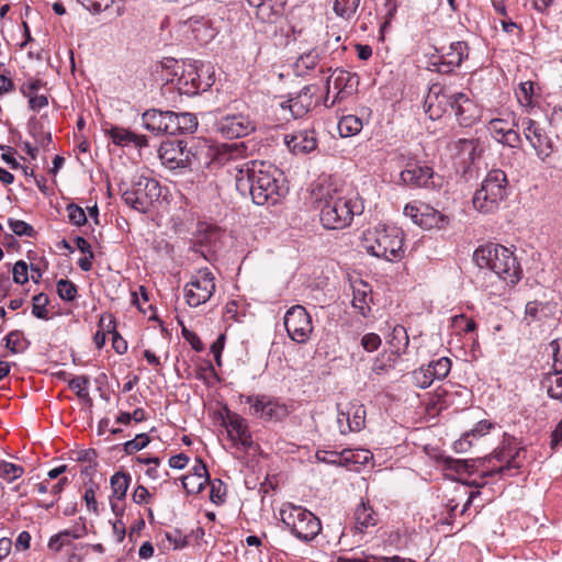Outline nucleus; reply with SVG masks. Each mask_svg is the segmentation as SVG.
<instances>
[{"instance_id":"nucleus-6","label":"nucleus","mask_w":562,"mask_h":562,"mask_svg":"<svg viewBox=\"0 0 562 562\" xmlns=\"http://www.w3.org/2000/svg\"><path fill=\"white\" fill-rule=\"evenodd\" d=\"M509 193L506 173L501 169L491 170L483 180L481 188L473 195L472 203L483 214L496 212Z\"/></svg>"},{"instance_id":"nucleus-59","label":"nucleus","mask_w":562,"mask_h":562,"mask_svg":"<svg viewBox=\"0 0 562 562\" xmlns=\"http://www.w3.org/2000/svg\"><path fill=\"white\" fill-rule=\"evenodd\" d=\"M469 460L446 458L445 465L447 469L454 471L458 474L469 472Z\"/></svg>"},{"instance_id":"nucleus-2","label":"nucleus","mask_w":562,"mask_h":562,"mask_svg":"<svg viewBox=\"0 0 562 562\" xmlns=\"http://www.w3.org/2000/svg\"><path fill=\"white\" fill-rule=\"evenodd\" d=\"M323 201L319 220L326 229H342L351 225L353 217L363 213L364 205L357 192H345L338 182L324 179L317 188Z\"/></svg>"},{"instance_id":"nucleus-1","label":"nucleus","mask_w":562,"mask_h":562,"mask_svg":"<svg viewBox=\"0 0 562 562\" xmlns=\"http://www.w3.org/2000/svg\"><path fill=\"white\" fill-rule=\"evenodd\" d=\"M236 189L257 205L276 204L286 191L283 173L272 162L249 160L236 167Z\"/></svg>"},{"instance_id":"nucleus-20","label":"nucleus","mask_w":562,"mask_h":562,"mask_svg":"<svg viewBox=\"0 0 562 562\" xmlns=\"http://www.w3.org/2000/svg\"><path fill=\"white\" fill-rule=\"evenodd\" d=\"M450 111L453 113L459 125L472 126L480 117V111L473 100L463 92L450 94Z\"/></svg>"},{"instance_id":"nucleus-62","label":"nucleus","mask_w":562,"mask_h":562,"mask_svg":"<svg viewBox=\"0 0 562 562\" xmlns=\"http://www.w3.org/2000/svg\"><path fill=\"white\" fill-rule=\"evenodd\" d=\"M166 131L165 134L169 135H178L179 134V124H178V113L172 111H168L167 120H166Z\"/></svg>"},{"instance_id":"nucleus-8","label":"nucleus","mask_w":562,"mask_h":562,"mask_svg":"<svg viewBox=\"0 0 562 562\" xmlns=\"http://www.w3.org/2000/svg\"><path fill=\"white\" fill-rule=\"evenodd\" d=\"M161 194V187L154 178L140 176L122 193L123 201L140 213H147Z\"/></svg>"},{"instance_id":"nucleus-29","label":"nucleus","mask_w":562,"mask_h":562,"mask_svg":"<svg viewBox=\"0 0 562 562\" xmlns=\"http://www.w3.org/2000/svg\"><path fill=\"white\" fill-rule=\"evenodd\" d=\"M378 524V515L373 508L364 502H361L355 510V532L364 533L368 528Z\"/></svg>"},{"instance_id":"nucleus-33","label":"nucleus","mask_w":562,"mask_h":562,"mask_svg":"<svg viewBox=\"0 0 562 562\" xmlns=\"http://www.w3.org/2000/svg\"><path fill=\"white\" fill-rule=\"evenodd\" d=\"M449 224L448 216L439 213L432 207L424 206L423 215L419 220V226L426 229L429 228H445Z\"/></svg>"},{"instance_id":"nucleus-50","label":"nucleus","mask_w":562,"mask_h":562,"mask_svg":"<svg viewBox=\"0 0 562 562\" xmlns=\"http://www.w3.org/2000/svg\"><path fill=\"white\" fill-rule=\"evenodd\" d=\"M150 442V439L148 435L146 434H138L136 437L132 440L126 441L123 445V450L126 454H133L145 447Z\"/></svg>"},{"instance_id":"nucleus-58","label":"nucleus","mask_w":562,"mask_h":562,"mask_svg":"<svg viewBox=\"0 0 562 562\" xmlns=\"http://www.w3.org/2000/svg\"><path fill=\"white\" fill-rule=\"evenodd\" d=\"M43 82L40 79H33L31 81L24 82L20 87V92L23 97L27 98L29 101L32 97L37 94L38 90L43 87Z\"/></svg>"},{"instance_id":"nucleus-64","label":"nucleus","mask_w":562,"mask_h":562,"mask_svg":"<svg viewBox=\"0 0 562 562\" xmlns=\"http://www.w3.org/2000/svg\"><path fill=\"white\" fill-rule=\"evenodd\" d=\"M476 145H477V140L472 138V139H467V138H460L456 142V147L459 148L460 150L462 151H469V156L471 158V160L474 159V151L476 149Z\"/></svg>"},{"instance_id":"nucleus-28","label":"nucleus","mask_w":562,"mask_h":562,"mask_svg":"<svg viewBox=\"0 0 562 562\" xmlns=\"http://www.w3.org/2000/svg\"><path fill=\"white\" fill-rule=\"evenodd\" d=\"M493 428V424L488 420H480L476 423L473 429L467 431L453 443V449L458 453H464L472 447V440L483 437L490 432Z\"/></svg>"},{"instance_id":"nucleus-24","label":"nucleus","mask_w":562,"mask_h":562,"mask_svg":"<svg viewBox=\"0 0 562 562\" xmlns=\"http://www.w3.org/2000/svg\"><path fill=\"white\" fill-rule=\"evenodd\" d=\"M284 142L288 148L295 155L310 154L317 148L316 133L313 128L300 130L285 135Z\"/></svg>"},{"instance_id":"nucleus-3","label":"nucleus","mask_w":562,"mask_h":562,"mask_svg":"<svg viewBox=\"0 0 562 562\" xmlns=\"http://www.w3.org/2000/svg\"><path fill=\"white\" fill-rule=\"evenodd\" d=\"M473 260L481 269L493 271L507 285H516L522 278V269L514 251L503 245L487 243L473 254Z\"/></svg>"},{"instance_id":"nucleus-41","label":"nucleus","mask_w":562,"mask_h":562,"mask_svg":"<svg viewBox=\"0 0 562 562\" xmlns=\"http://www.w3.org/2000/svg\"><path fill=\"white\" fill-rule=\"evenodd\" d=\"M24 474V468L22 465L11 463L4 460L0 461V479L8 483L21 477Z\"/></svg>"},{"instance_id":"nucleus-55","label":"nucleus","mask_w":562,"mask_h":562,"mask_svg":"<svg viewBox=\"0 0 562 562\" xmlns=\"http://www.w3.org/2000/svg\"><path fill=\"white\" fill-rule=\"evenodd\" d=\"M109 326H112L113 337L112 347L119 353L123 355L127 351V342L120 334L115 330L114 321L109 316Z\"/></svg>"},{"instance_id":"nucleus-53","label":"nucleus","mask_w":562,"mask_h":562,"mask_svg":"<svg viewBox=\"0 0 562 562\" xmlns=\"http://www.w3.org/2000/svg\"><path fill=\"white\" fill-rule=\"evenodd\" d=\"M29 269L30 267L24 260L16 261L12 268L13 281L16 284L26 283L29 281Z\"/></svg>"},{"instance_id":"nucleus-38","label":"nucleus","mask_w":562,"mask_h":562,"mask_svg":"<svg viewBox=\"0 0 562 562\" xmlns=\"http://www.w3.org/2000/svg\"><path fill=\"white\" fill-rule=\"evenodd\" d=\"M350 450H342L341 452L318 450L316 452V459L323 463L341 465L344 462L350 461Z\"/></svg>"},{"instance_id":"nucleus-25","label":"nucleus","mask_w":562,"mask_h":562,"mask_svg":"<svg viewBox=\"0 0 562 562\" xmlns=\"http://www.w3.org/2000/svg\"><path fill=\"white\" fill-rule=\"evenodd\" d=\"M314 91L313 86H305L293 98L281 102L282 110H289L294 119L303 117L313 106Z\"/></svg>"},{"instance_id":"nucleus-10","label":"nucleus","mask_w":562,"mask_h":562,"mask_svg":"<svg viewBox=\"0 0 562 562\" xmlns=\"http://www.w3.org/2000/svg\"><path fill=\"white\" fill-rule=\"evenodd\" d=\"M175 76L178 91L190 97L209 90L214 83L210 69H199L194 64H183L181 72L176 71Z\"/></svg>"},{"instance_id":"nucleus-32","label":"nucleus","mask_w":562,"mask_h":562,"mask_svg":"<svg viewBox=\"0 0 562 562\" xmlns=\"http://www.w3.org/2000/svg\"><path fill=\"white\" fill-rule=\"evenodd\" d=\"M387 344L390 345L392 353L397 356L404 353L409 344V338L405 327L402 325L394 326L391 335L389 336Z\"/></svg>"},{"instance_id":"nucleus-46","label":"nucleus","mask_w":562,"mask_h":562,"mask_svg":"<svg viewBox=\"0 0 562 562\" xmlns=\"http://www.w3.org/2000/svg\"><path fill=\"white\" fill-rule=\"evenodd\" d=\"M207 483H210V481L200 479L199 475L194 476L188 474L182 477V485L188 494H199Z\"/></svg>"},{"instance_id":"nucleus-61","label":"nucleus","mask_w":562,"mask_h":562,"mask_svg":"<svg viewBox=\"0 0 562 562\" xmlns=\"http://www.w3.org/2000/svg\"><path fill=\"white\" fill-rule=\"evenodd\" d=\"M499 143L512 148H519L521 145V137L519 133L516 130H514V127H512L510 131L503 137V139H501Z\"/></svg>"},{"instance_id":"nucleus-57","label":"nucleus","mask_w":562,"mask_h":562,"mask_svg":"<svg viewBox=\"0 0 562 562\" xmlns=\"http://www.w3.org/2000/svg\"><path fill=\"white\" fill-rule=\"evenodd\" d=\"M361 346L368 352H373L381 346V338L375 333H368L361 338Z\"/></svg>"},{"instance_id":"nucleus-26","label":"nucleus","mask_w":562,"mask_h":562,"mask_svg":"<svg viewBox=\"0 0 562 562\" xmlns=\"http://www.w3.org/2000/svg\"><path fill=\"white\" fill-rule=\"evenodd\" d=\"M106 134L111 137L113 144L116 146L125 147L131 144L138 148L148 146V140L145 135L135 134L124 127L112 126L111 128L106 130Z\"/></svg>"},{"instance_id":"nucleus-44","label":"nucleus","mask_w":562,"mask_h":562,"mask_svg":"<svg viewBox=\"0 0 562 562\" xmlns=\"http://www.w3.org/2000/svg\"><path fill=\"white\" fill-rule=\"evenodd\" d=\"M179 134H192L198 128V119L194 114L178 113Z\"/></svg>"},{"instance_id":"nucleus-45","label":"nucleus","mask_w":562,"mask_h":562,"mask_svg":"<svg viewBox=\"0 0 562 562\" xmlns=\"http://www.w3.org/2000/svg\"><path fill=\"white\" fill-rule=\"evenodd\" d=\"M429 366L432 370V375H435L437 380H443L450 373L451 360L448 357H441L430 361Z\"/></svg>"},{"instance_id":"nucleus-48","label":"nucleus","mask_w":562,"mask_h":562,"mask_svg":"<svg viewBox=\"0 0 562 562\" xmlns=\"http://www.w3.org/2000/svg\"><path fill=\"white\" fill-rule=\"evenodd\" d=\"M57 293L64 301L71 302L77 295V286L74 282L67 279H60L57 281Z\"/></svg>"},{"instance_id":"nucleus-63","label":"nucleus","mask_w":562,"mask_h":562,"mask_svg":"<svg viewBox=\"0 0 562 562\" xmlns=\"http://www.w3.org/2000/svg\"><path fill=\"white\" fill-rule=\"evenodd\" d=\"M210 484H211L210 499L214 504L224 503L225 492L222 488V481L217 480V484L215 482L210 481Z\"/></svg>"},{"instance_id":"nucleus-31","label":"nucleus","mask_w":562,"mask_h":562,"mask_svg":"<svg viewBox=\"0 0 562 562\" xmlns=\"http://www.w3.org/2000/svg\"><path fill=\"white\" fill-rule=\"evenodd\" d=\"M167 113L156 109L147 110L142 115L143 126L156 135L165 134Z\"/></svg>"},{"instance_id":"nucleus-4","label":"nucleus","mask_w":562,"mask_h":562,"mask_svg":"<svg viewBox=\"0 0 562 562\" xmlns=\"http://www.w3.org/2000/svg\"><path fill=\"white\" fill-rule=\"evenodd\" d=\"M280 519L284 528L304 543L313 541L322 531L321 519L300 505L284 503L280 508Z\"/></svg>"},{"instance_id":"nucleus-19","label":"nucleus","mask_w":562,"mask_h":562,"mask_svg":"<svg viewBox=\"0 0 562 562\" xmlns=\"http://www.w3.org/2000/svg\"><path fill=\"white\" fill-rule=\"evenodd\" d=\"M162 164L169 168H188L194 156L183 140L162 143L158 150Z\"/></svg>"},{"instance_id":"nucleus-34","label":"nucleus","mask_w":562,"mask_h":562,"mask_svg":"<svg viewBox=\"0 0 562 562\" xmlns=\"http://www.w3.org/2000/svg\"><path fill=\"white\" fill-rule=\"evenodd\" d=\"M131 481L132 476L130 473L122 471L115 472L110 480L112 490L111 497H115L117 501H123L126 496Z\"/></svg>"},{"instance_id":"nucleus-54","label":"nucleus","mask_w":562,"mask_h":562,"mask_svg":"<svg viewBox=\"0 0 562 562\" xmlns=\"http://www.w3.org/2000/svg\"><path fill=\"white\" fill-rule=\"evenodd\" d=\"M166 539L173 546V549H182L188 544V537L179 529L167 531Z\"/></svg>"},{"instance_id":"nucleus-18","label":"nucleus","mask_w":562,"mask_h":562,"mask_svg":"<svg viewBox=\"0 0 562 562\" xmlns=\"http://www.w3.org/2000/svg\"><path fill=\"white\" fill-rule=\"evenodd\" d=\"M223 425L235 447L241 448L244 451L252 448L254 440L246 418L226 408Z\"/></svg>"},{"instance_id":"nucleus-40","label":"nucleus","mask_w":562,"mask_h":562,"mask_svg":"<svg viewBox=\"0 0 562 562\" xmlns=\"http://www.w3.org/2000/svg\"><path fill=\"white\" fill-rule=\"evenodd\" d=\"M360 0H334V12L346 20L351 19L359 8Z\"/></svg>"},{"instance_id":"nucleus-49","label":"nucleus","mask_w":562,"mask_h":562,"mask_svg":"<svg viewBox=\"0 0 562 562\" xmlns=\"http://www.w3.org/2000/svg\"><path fill=\"white\" fill-rule=\"evenodd\" d=\"M86 10L92 14H100L109 10L116 0H77Z\"/></svg>"},{"instance_id":"nucleus-15","label":"nucleus","mask_w":562,"mask_h":562,"mask_svg":"<svg viewBox=\"0 0 562 562\" xmlns=\"http://www.w3.org/2000/svg\"><path fill=\"white\" fill-rule=\"evenodd\" d=\"M525 452V449L517 447L515 438H505L501 445L486 460H496L503 463L497 469H492L483 472L482 477L493 476L495 474H503L508 470H518L521 468L519 461L520 454Z\"/></svg>"},{"instance_id":"nucleus-47","label":"nucleus","mask_w":562,"mask_h":562,"mask_svg":"<svg viewBox=\"0 0 562 562\" xmlns=\"http://www.w3.org/2000/svg\"><path fill=\"white\" fill-rule=\"evenodd\" d=\"M90 380L86 375H79L75 376L71 380L68 381V385L71 390L76 391V394L78 397L91 401L89 393L87 392V389L89 386Z\"/></svg>"},{"instance_id":"nucleus-27","label":"nucleus","mask_w":562,"mask_h":562,"mask_svg":"<svg viewBox=\"0 0 562 562\" xmlns=\"http://www.w3.org/2000/svg\"><path fill=\"white\" fill-rule=\"evenodd\" d=\"M347 423L346 427L341 428V434L347 435L351 431H360L366 425V408L358 402L345 404Z\"/></svg>"},{"instance_id":"nucleus-60","label":"nucleus","mask_w":562,"mask_h":562,"mask_svg":"<svg viewBox=\"0 0 562 562\" xmlns=\"http://www.w3.org/2000/svg\"><path fill=\"white\" fill-rule=\"evenodd\" d=\"M182 336L190 344V346L192 347L193 350H195V351L203 350L204 346H203L200 337L195 333L189 330L186 327H182Z\"/></svg>"},{"instance_id":"nucleus-39","label":"nucleus","mask_w":562,"mask_h":562,"mask_svg":"<svg viewBox=\"0 0 562 562\" xmlns=\"http://www.w3.org/2000/svg\"><path fill=\"white\" fill-rule=\"evenodd\" d=\"M413 384L419 389L429 387L436 379L429 366H422L412 372Z\"/></svg>"},{"instance_id":"nucleus-56","label":"nucleus","mask_w":562,"mask_h":562,"mask_svg":"<svg viewBox=\"0 0 562 562\" xmlns=\"http://www.w3.org/2000/svg\"><path fill=\"white\" fill-rule=\"evenodd\" d=\"M535 85L532 81H525L519 85L518 100L521 104L530 105Z\"/></svg>"},{"instance_id":"nucleus-30","label":"nucleus","mask_w":562,"mask_h":562,"mask_svg":"<svg viewBox=\"0 0 562 562\" xmlns=\"http://www.w3.org/2000/svg\"><path fill=\"white\" fill-rule=\"evenodd\" d=\"M191 29L196 41L207 43L216 35V31L211 25V21L204 16H191L184 22Z\"/></svg>"},{"instance_id":"nucleus-17","label":"nucleus","mask_w":562,"mask_h":562,"mask_svg":"<svg viewBox=\"0 0 562 562\" xmlns=\"http://www.w3.org/2000/svg\"><path fill=\"white\" fill-rule=\"evenodd\" d=\"M215 132L222 137L233 139L249 135L255 131V123L241 113L223 115L214 124Z\"/></svg>"},{"instance_id":"nucleus-23","label":"nucleus","mask_w":562,"mask_h":562,"mask_svg":"<svg viewBox=\"0 0 562 562\" xmlns=\"http://www.w3.org/2000/svg\"><path fill=\"white\" fill-rule=\"evenodd\" d=\"M450 106V94H448L442 86L435 83L429 88V92L425 99L424 108L430 120L440 119Z\"/></svg>"},{"instance_id":"nucleus-21","label":"nucleus","mask_w":562,"mask_h":562,"mask_svg":"<svg viewBox=\"0 0 562 562\" xmlns=\"http://www.w3.org/2000/svg\"><path fill=\"white\" fill-rule=\"evenodd\" d=\"M434 170L418 161H408L400 173V184L414 188L434 186Z\"/></svg>"},{"instance_id":"nucleus-42","label":"nucleus","mask_w":562,"mask_h":562,"mask_svg":"<svg viewBox=\"0 0 562 562\" xmlns=\"http://www.w3.org/2000/svg\"><path fill=\"white\" fill-rule=\"evenodd\" d=\"M49 297L45 293H38L33 296L32 314L40 319H48L47 305Z\"/></svg>"},{"instance_id":"nucleus-51","label":"nucleus","mask_w":562,"mask_h":562,"mask_svg":"<svg viewBox=\"0 0 562 562\" xmlns=\"http://www.w3.org/2000/svg\"><path fill=\"white\" fill-rule=\"evenodd\" d=\"M8 224L16 236H35L36 232L34 227L22 220L9 218Z\"/></svg>"},{"instance_id":"nucleus-7","label":"nucleus","mask_w":562,"mask_h":562,"mask_svg":"<svg viewBox=\"0 0 562 562\" xmlns=\"http://www.w3.org/2000/svg\"><path fill=\"white\" fill-rule=\"evenodd\" d=\"M256 9V18L266 24L265 33L274 37H288L291 31L284 7L288 0H246Z\"/></svg>"},{"instance_id":"nucleus-12","label":"nucleus","mask_w":562,"mask_h":562,"mask_svg":"<svg viewBox=\"0 0 562 562\" xmlns=\"http://www.w3.org/2000/svg\"><path fill=\"white\" fill-rule=\"evenodd\" d=\"M214 292L215 278L209 268L198 270L184 285L186 301L191 307H198L206 303Z\"/></svg>"},{"instance_id":"nucleus-35","label":"nucleus","mask_w":562,"mask_h":562,"mask_svg":"<svg viewBox=\"0 0 562 562\" xmlns=\"http://www.w3.org/2000/svg\"><path fill=\"white\" fill-rule=\"evenodd\" d=\"M362 121L356 115H345L338 122V132L341 137H351L362 130Z\"/></svg>"},{"instance_id":"nucleus-11","label":"nucleus","mask_w":562,"mask_h":562,"mask_svg":"<svg viewBox=\"0 0 562 562\" xmlns=\"http://www.w3.org/2000/svg\"><path fill=\"white\" fill-rule=\"evenodd\" d=\"M359 80L356 74L337 68L325 79L326 98L324 104L330 108L337 100L353 94L358 90Z\"/></svg>"},{"instance_id":"nucleus-52","label":"nucleus","mask_w":562,"mask_h":562,"mask_svg":"<svg viewBox=\"0 0 562 562\" xmlns=\"http://www.w3.org/2000/svg\"><path fill=\"white\" fill-rule=\"evenodd\" d=\"M69 222L76 226H82L87 223V215L82 207L75 203H70L66 207Z\"/></svg>"},{"instance_id":"nucleus-16","label":"nucleus","mask_w":562,"mask_h":562,"mask_svg":"<svg viewBox=\"0 0 562 562\" xmlns=\"http://www.w3.org/2000/svg\"><path fill=\"white\" fill-rule=\"evenodd\" d=\"M521 126L526 139L535 149L538 158L546 161L554 151L553 140L547 135L540 124L532 119H522Z\"/></svg>"},{"instance_id":"nucleus-5","label":"nucleus","mask_w":562,"mask_h":562,"mask_svg":"<svg viewBox=\"0 0 562 562\" xmlns=\"http://www.w3.org/2000/svg\"><path fill=\"white\" fill-rule=\"evenodd\" d=\"M403 244V233L395 226H378L372 231H367L363 237V246L367 251L387 261L402 258Z\"/></svg>"},{"instance_id":"nucleus-9","label":"nucleus","mask_w":562,"mask_h":562,"mask_svg":"<svg viewBox=\"0 0 562 562\" xmlns=\"http://www.w3.org/2000/svg\"><path fill=\"white\" fill-rule=\"evenodd\" d=\"M470 47L464 41L452 42L448 49L436 48L429 59V69L441 75H451L469 58Z\"/></svg>"},{"instance_id":"nucleus-43","label":"nucleus","mask_w":562,"mask_h":562,"mask_svg":"<svg viewBox=\"0 0 562 562\" xmlns=\"http://www.w3.org/2000/svg\"><path fill=\"white\" fill-rule=\"evenodd\" d=\"M513 126L505 120L493 119L488 122L487 130L496 142H501L503 137L510 131Z\"/></svg>"},{"instance_id":"nucleus-14","label":"nucleus","mask_w":562,"mask_h":562,"mask_svg":"<svg viewBox=\"0 0 562 562\" xmlns=\"http://www.w3.org/2000/svg\"><path fill=\"white\" fill-rule=\"evenodd\" d=\"M283 323L289 337L297 344H305L313 333L312 317L302 305L290 307Z\"/></svg>"},{"instance_id":"nucleus-37","label":"nucleus","mask_w":562,"mask_h":562,"mask_svg":"<svg viewBox=\"0 0 562 562\" xmlns=\"http://www.w3.org/2000/svg\"><path fill=\"white\" fill-rule=\"evenodd\" d=\"M80 537V533H77L74 530L65 529L50 537L48 541V548L54 552H59L65 546L70 544V538L79 539Z\"/></svg>"},{"instance_id":"nucleus-22","label":"nucleus","mask_w":562,"mask_h":562,"mask_svg":"<svg viewBox=\"0 0 562 562\" xmlns=\"http://www.w3.org/2000/svg\"><path fill=\"white\" fill-rule=\"evenodd\" d=\"M330 67L324 61L317 47L302 53L294 63V71L301 77H316L329 71Z\"/></svg>"},{"instance_id":"nucleus-13","label":"nucleus","mask_w":562,"mask_h":562,"mask_svg":"<svg viewBox=\"0 0 562 562\" xmlns=\"http://www.w3.org/2000/svg\"><path fill=\"white\" fill-rule=\"evenodd\" d=\"M239 397L250 405V415L265 422H280L289 415L288 406L271 396L241 394Z\"/></svg>"},{"instance_id":"nucleus-36","label":"nucleus","mask_w":562,"mask_h":562,"mask_svg":"<svg viewBox=\"0 0 562 562\" xmlns=\"http://www.w3.org/2000/svg\"><path fill=\"white\" fill-rule=\"evenodd\" d=\"M541 383L547 387V393L551 398L562 400V374L548 372Z\"/></svg>"}]
</instances>
